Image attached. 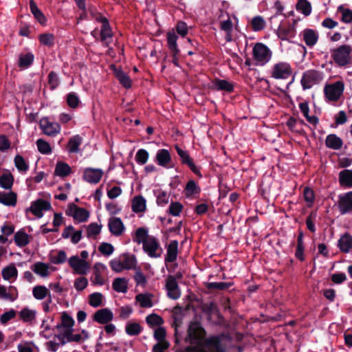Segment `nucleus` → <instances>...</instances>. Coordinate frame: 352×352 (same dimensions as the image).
Listing matches in <instances>:
<instances>
[{"mask_svg": "<svg viewBox=\"0 0 352 352\" xmlns=\"http://www.w3.org/2000/svg\"><path fill=\"white\" fill-rule=\"evenodd\" d=\"M39 41L41 44H54L55 36L50 33L42 34L39 35Z\"/></svg>", "mask_w": 352, "mask_h": 352, "instance_id": "obj_59", "label": "nucleus"}, {"mask_svg": "<svg viewBox=\"0 0 352 352\" xmlns=\"http://www.w3.org/2000/svg\"><path fill=\"white\" fill-rule=\"evenodd\" d=\"M106 269L107 267L101 263H96L94 265V276L91 278L93 284L102 285L104 283V279L102 277V274L105 272Z\"/></svg>", "mask_w": 352, "mask_h": 352, "instance_id": "obj_16", "label": "nucleus"}, {"mask_svg": "<svg viewBox=\"0 0 352 352\" xmlns=\"http://www.w3.org/2000/svg\"><path fill=\"white\" fill-rule=\"evenodd\" d=\"M74 324V319L69 316L66 312L63 313L61 316V323L60 324H58L56 327L58 329H60L62 327L64 328H73Z\"/></svg>", "mask_w": 352, "mask_h": 352, "instance_id": "obj_43", "label": "nucleus"}, {"mask_svg": "<svg viewBox=\"0 0 352 352\" xmlns=\"http://www.w3.org/2000/svg\"><path fill=\"white\" fill-rule=\"evenodd\" d=\"M178 252V242L177 241H172L168 245L167 254L165 258V261L172 263L177 259Z\"/></svg>", "mask_w": 352, "mask_h": 352, "instance_id": "obj_25", "label": "nucleus"}, {"mask_svg": "<svg viewBox=\"0 0 352 352\" xmlns=\"http://www.w3.org/2000/svg\"><path fill=\"white\" fill-rule=\"evenodd\" d=\"M14 241L18 246L23 247L28 244L30 236L23 231H19L14 234Z\"/></svg>", "mask_w": 352, "mask_h": 352, "instance_id": "obj_37", "label": "nucleus"}, {"mask_svg": "<svg viewBox=\"0 0 352 352\" xmlns=\"http://www.w3.org/2000/svg\"><path fill=\"white\" fill-rule=\"evenodd\" d=\"M322 80L321 74L316 70H309L305 72L301 79L304 89H309Z\"/></svg>", "mask_w": 352, "mask_h": 352, "instance_id": "obj_10", "label": "nucleus"}, {"mask_svg": "<svg viewBox=\"0 0 352 352\" xmlns=\"http://www.w3.org/2000/svg\"><path fill=\"white\" fill-rule=\"evenodd\" d=\"M88 285V280L87 278L81 276L77 278L75 281L74 286L78 291H82L87 287Z\"/></svg>", "mask_w": 352, "mask_h": 352, "instance_id": "obj_55", "label": "nucleus"}, {"mask_svg": "<svg viewBox=\"0 0 352 352\" xmlns=\"http://www.w3.org/2000/svg\"><path fill=\"white\" fill-rule=\"evenodd\" d=\"M112 287L118 292L126 293L128 289L127 280L124 278H116L113 282Z\"/></svg>", "mask_w": 352, "mask_h": 352, "instance_id": "obj_35", "label": "nucleus"}, {"mask_svg": "<svg viewBox=\"0 0 352 352\" xmlns=\"http://www.w3.org/2000/svg\"><path fill=\"white\" fill-rule=\"evenodd\" d=\"M148 153L144 149H140L135 155V160L140 164H144L148 159Z\"/></svg>", "mask_w": 352, "mask_h": 352, "instance_id": "obj_51", "label": "nucleus"}, {"mask_svg": "<svg viewBox=\"0 0 352 352\" xmlns=\"http://www.w3.org/2000/svg\"><path fill=\"white\" fill-rule=\"evenodd\" d=\"M141 326L137 322L128 323L126 326V332L131 336H135L141 332Z\"/></svg>", "mask_w": 352, "mask_h": 352, "instance_id": "obj_48", "label": "nucleus"}, {"mask_svg": "<svg viewBox=\"0 0 352 352\" xmlns=\"http://www.w3.org/2000/svg\"><path fill=\"white\" fill-rule=\"evenodd\" d=\"M206 346L208 348L209 352H226L225 347L220 343V340L217 338L210 339L207 341ZM195 352H207L203 350H198Z\"/></svg>", "mask_w": 352, "mask_h": 352, "instance_id": "obj_23", "label": "nucleus"}, {"mask_svg": "<svg viewBox=\"0 0 352 352\" xmlns=\"http://www.w3.org/2000/svg\"><path fill=\"white\" fill-rule=\"evenodd\" d=\"M109 265L114 272H121L124 270L134 268L136 265V259L134 256L125 254L111 260Z\"/></svg>", "mask_w": 352, "mask_h": 352, "instance_id": "obj_3", "label": "nucleus"}, {"mask_svg": "<svg viewBox=\"0 0 352 352\" xmlns=\"http://www.w3.org/2000/svg\"><path fill=\"white\" fill-rule=\"evenodd\" d=\"M338 245L341 251L344 252H349L352 248V236L348 234H344L338 241Z\"/></svg>", "mask_w": 352, "mask_h": 352, "instance_id": "obj_32", "label": "nucleus"}, {"mask_svg": "<svg viewBox=\"0 0 352 352\" xmlns=\"http://www.w3.org/2000/svg\"><path fill=\"white\" fill-rule=\"evenodd\" d=\"M80 102L79 98L75 93H69L67 96V103L73 109L76 108Z\"/></svg>", "mask_w": 352, "mask_h": 352, "instance_id": "obj_53", "label": "nucleus"}, {"mask_svg": "<svg viewBox=\"0 0 352 352\" xmlns=\"http://www.w3.org/2000/svg\"><path fill=\"white\" fill-rule=\"evenodd\" d=\"M251 25L253 30L261 31L265 27V21L261 16H256L252 19Z\"/></svg>", "mask_w": 352, "mask_h": 352, "instance_id": "obj_45", "label": "nucleus"}, {"mask_svg": "<svg viewBox=\"0 0 352 352\" xmlns=\"http://www.w3.org/2000/svg\"><path fill=\"white\" fill-rule=\"evenodd\" d=\"M344 89L342 81H337L333 84L327 85L324 87V94L329 101H337L342 96Z\"/></svg>", "mask_w": 352, "mask_h": 352, "instance_id": "obj_6", "label": "nucleus"}, {"mask_svg": "<svg viewBox=\"0 0 352 352\" xmlns=\"http://www.w3.org/2000/svg\"><path fill=\"white\" fill-rule=\"evenodd\" d=\"M254 58L261 65L270 60L272 52L266 45H254L253 48Z\"/></svg>", "mask_w": 352, "mask_h": 352, "instance_id": "obj_9", "label": "nucleus"}, {"mask_svg": "<svg viewBox=\"0 0 352 352\" xmlns=\"http://www.w3.org/2000/svg\"><path fill=\"white\" fill-rule=\"evenodd\" d=\"M98 250L100 252L101 254L105 256H109L111 255L113 251L114 248L113 246L108 243H102L100 244V245L98 248Z\"/></svg>", "mask_w": 352, "mask_h": 352, "instance_id": "obj_57", "label": "nucleus"}, {"mask_svg": "<svg viewBox=\"0 0 352 352\" xmlns=\"http://www.w3.org/2000/svg\"><path fill=\"white\" fill-rule=\"evenodd\" d=\"M71 168L64 162H58L55 168V174L60 177H65L70 173Z\"/></svg>", "mask_w": 352, "mask_h": 352, "instance_id": "obj_41", "label": "nucleus"}, {"mask_svg": "<svg viewBox=\"0 0 352 352\" xmlns=\"http://www.w3.org/2000/svg\"><path fill=\"white\" fill-rule=\"evenodd\" d=\"M32 294L37 300H43L46 296H50L48 289L43 285L35 286L32 289Z\"/></svg>", "mask_w": 352, "mask_h": 352, "instance_id": "obj_34", "label": "nucleus"}, {"mask_svg": "<svg viewBox=\"0 0 352 352\" xmlns=\"http://www.w3.org/2000/svg\"><path fill=\"white\" fill-rule=\"evenodd\" d=\"M351 48L348 45H342L333 52V57L336 63L344 66L350 63Z\"/></svg>", "mask_w": 352, "mask_h": 352, "instance_id": "obj_7", "label": "nucleus"}, {"mask_svg": "<svg viewBox=\"0 0 352 352\" xmlns=\"http://www.w3.org/2000/svg\"><path fill=\"white\" fill-rule=\"evenodd\" d=\"M166 289L169 298L175 300L180 297L181 292L174 276H169L167 278L166 281Z\"/></svg>", "mask_w": 352, "mask_h": 352, "instance_id": "obj_14", "label": "nucleus"}, {"mask_svg": "<svg viewBox=\"0 0 352 352\" xmlns=\"http://www.w3.org/2000/svg\"><path fill=\"white\" fill-rule=\"evenodd\" d=\"M38 151L43 154H48L52 152V148L48 142L43 139H38L36 142Z\"/></svg>", "mask_w": 352, "mask_h": 352, "instance_id": "obj_49", "label": "nucleus"}, {"mask_svg": "<svg viewBox=\"0 0 352 352\" xmlns=\"http://www.w3.org/2000/svg\"><path fill=\"white\" fill-rule=\"evenodd\" d=\"M146 322L152 327L160 326L163 323V319L158 315L153 314L146 318Z\"/></svg>", "mask_w": 352, "mask_h": 352, "instance_id": "obj_47", "label": "nucleus"}, {"mask_svg": "<svg viewBox=\"0 0 352 352\" xmlns=\"http://www.w3.org/2000/svg\"><path fill=\"white\" fill-rule=\"evenodd\" d=\"M50 208L51 204L50 202L43 199H38L32 204L30 210L34 215L38 217H41L43 216V211L48 210Z\"/></svg>", "mask_w": 352, "mask_h": 352, "instance_id": "obj_19", "label": "nucleus"}, {"mask_svg": "<svg viewBox=\"0 0 352 352\" xmlns=\"http://www.w3.org/2000/svg\"><path fill=\"white\" fill-rule=\"evenodd\" d=\"M19 315L24 322H32L35 319L36 311L28 308H25L20 311Z\"/></svg>", "mask_w": 352, "mask_h": 352, "instance_id": "obj_44", "label": "nucleus"}, {"mask_svg": "<svg viewBox=\"0 0 352 352\" xmlns=\"http://www.w3.org/2000/svg\"><path fill=\"white\" fill-rule=\"evenodd\" d=\"M318 39V32L312 29H305L303 31V41L305 44H316Z\"/></svg>", "mask_w": 352, "mask_h": 352, "instance_id": "obj_29", "label": "nucleus"}, {"mask_svg": "<svg viewBox=\"0 0 352 352\" xmlns=\"http://www.w3.org/2000/svg\"><path fill=\"white\" fill-rule=\"evenodd\" d=\"M185 190L187 195H192L198 193L199 188L193 180H190L188 182Z\"/></svg>", "mask_w": 352, "mask_h": 352, "instance_id": "obj_61", "label": "nucleus"}, {"mask_svg": "<svg viewBox=\"0 0 352 352\" xmlns=\"http://www.w3.org/2000/svg\"><path fill=\"white\" fill-rule=\"evenodd\" d=\"M108 227L111 233L116 236H120L125 228L122 220L118 217L110 218L108 222Z\"/></svg>", "mask_w": 352, "mask_h": 352, "instance_id": "obj_17", "label": "nucleus"}, {"mask_svg": "<svg viewBox=\"0 0 352 352\" xmlns=\"http://www.w3.org/2000/svg\"><path fill=\"white\" fill-rule=\"evenodd\" d=\"M17 270L14 265L8 266L4 268L2 271V275L4 279L9 280L10 278L16 276Z\"/></svg>", "mask_w": 352, "mask_h": 352, "instance_id": "obj_52", "label": "nucleus"}, {"mask_svg": "<svg viewBox=\"0 0 352 352\" xmlns=\"http://www.w3.org/2000/svg\"><path fill=\"white\" fill-rule=\"evenodd\" d=\"M68 263L73 270L74 273L80 275L87 274L91 267L89 262L86 260L80 259L77 255L70 257L68 260Z\"/></svg>", "mask_w": 352, "mask_h": 352, "instance_id": "obj_5", "label": "nucleus"}, {"mask_svg": "<svg viewBox=\"0 0 352 352\" xmlns=\"http://www.w3.org/2000/svg\"><path fill=\"white\" fill-rule=\"evenodd\" d=\"M338 207L342 214L352 211V191L339 196Z\"/></svg>", "mask_w": 352, "mask_h": 352, "instance_id": "obj_12", "label": "nucleus"}, {"mask_svg": "<svg viewBox=\"0 0 352 352\" xmlns=\"http://www.w3.org/2000/svg\"><path fill=\"white\" fill-rule=\"evenodd\" d=\"M292 69L287 63H278L274 65L272 77L276 79H286L290 76Z\"/></svg>", "mask_w": 352, "mask_h": 352, "instance_id": "obj_11", "label": "nucleus"}, {"mask_svg": "<svg viewBox=\"0 0 352 352\" xmlns=\"http://www.w3.org/2000/svg\"><path fill=\"white\" fill-rule=\"evenodd\" d=\"M69 216H72L78 222L85 221L89 217V212L83 208H78L74 204H71L66 212Z\"/></svg>", "mask_w": 352, "mask_h": 352, "instance_id": "obj_13", "label": "nucleus"}, {"mask_svg": "<svg viewBox=\"0 0 352 352\" xmlns=\"http://www.w3.org/2000/svg\"><path fill=\"white\" fill-rule=\"evenodd\" d=\"M296 9L307 16L311 12V5L307 0H298L296 5Z\"/></svg>", "mask_w": 352, "mask_h": 352, "instance_id": "obj_33", "label": "nucleus"}, {"mask_svg": "<svg viewBox=\"0 0 352 352\" xmlns=\"http://www.w3.org/2000/svg\"><path fill=\"white\" fill-rule=\"evenodd\" d=\"M183 208V206L179 202H173L171 203L169 207V213L175 217L179 216Z\"/></svg>", "mask_w": 352, "mask_h": 352, "instance_id": "obj_62", "label": "nucleus"}, {"mask_svg": "<svg viewBox=\"0 0 352 352\" xmlns=\"http://www.w3.org/2000/svg\"><path fill=\"white\" fill-rule=\"evenodd\" d=\"M166 330L164 329V328L163 327H157L155 330V332H154V338L159 342H167L166 340H165V338H166Z\"/></svg>", "mask_w": 352, "mask_h": 352, "instance_id": "obj_63", "label": "nucleus"}, {"mask_svg": "<svg viewBox=\"0 0 352 352\" xmlns=\"http://www.w3.org/2000/svg\"><path fill=\"white\" fill-rule=\"evenodd\" d=\"M113 319V313L109 309L104 308L97 311L94 320L100 324H107Z\"/></svg>", "mask_w": 352, "mask_h": 352, "instance_id": "obj_20", "label": "nucleus"}, {"mask_svg": "<svg viewBox=\"0 0 352 352\" xmlns=\"http://www.w3.org/2000/svg\"><path fill=\"white\" fill-rule=\"evenodd\" d=\"M339 182L342 186L352 187V170L345 169L340 172Z\"/></svg>", "mask_w": 352, "mask_h": 352, "instance_id": "obj_27", "label": "nucleus"}, {"mask_svg": "<svg viewBox=\"0 0 352 352\" xmlns=\"http://www.w3.org/2000/svg\"><path fill=\"white\" fill-rule=\"evenodd\" d=\"M14 164L18 170L22 173H25L29 168V165L28 162L22 156L19 155L15 156Z\"/></svg>", "mask_w": 352, "mask_h": 352, "instance_id": "obj_42", "label": "nucleus"}, {"mask_svg": "<svg viewBox=\"0 0 352 352\" xmlns=\"http://www.w3.org/2000/svg\"><path fill=\"white\" fill-rule=\"evenodd\" d=\"M231 285L230 283H224V282H213L209 283L208 284V288L211 289H217V290H225L228 289Z\"/></svg>", "mask_w": 352, "mask_h": 352, "instance_id": "obj_58", "label": "nucleus"}, {"mask_svg": "<svg viewBox=\"0 0 352 352\" xmlns=\"http://www.w3.org/2000/svg\"><path fill=\"white\" fill-rule=\"evenodd\" d=\"M215 87L219 90H225L227 91H231L233 89L232 84L223 80H217L215 82Z\"/></svg>", "mask_w": 352, "mask_h": 352, "instance_id": "obj_60", "label": "nucleus"}, {"mask_svg": "<svg viewBox=\"0 0 352 352\" xmlns=\"http://www.w3.org/2000/svg\"><path fill=\"white\" fill-rule=\"evenodd\" d=\"M188 33L187 24L184 21H178L175 28L168 31L166 34L167 44H177L178 35L184 38Z\"/></svg>", "mask_w": 352, "mask_h": 352, "instance_id": "obj_4", "label": "nucleus"}, {"mask_svg": "<svg viewBox=\"0 0 352 352\" xmlns=\"http://www.w3.org/2000/svg\"><path fill=\"white\" fill-rule=\"evenodd\" d=\"M175 148L177 152V154L182 159V162L184 164H187L193 173H195L197 175H199V171L196 167V166L194 164L192 159L190 158L188 153L180 148L178 146H176Z\"/></svg>", "mask_w": 352, "mask_h": 352, "instance_id": "obj_21", "label": "nucleus"}, {"mask_svg": "<svg viewBox=\"0 0 352 352\" xmlns=\"http://www.w3.org/2000/svg\"><path fill=\"white\" fill-rule=\"evenodd\" d=\"M48 265L43 263H36L34 265L32 270L38 275L46 277L49 275Z\"/></svg>", "mask_w": 352, "mask_h": 352, "instance_id": "obj_39", "label": "nucleus"}, {"mask_svg": "<svg viewBox=\"0 0 352 352\" xmlns=\"http://www.w3.org/2000/svg\"><path fill=\"white\" fill-rule=\"evenodd\" d=\"M156 161L158 165L165 168H171L173 166L170 155L166 149H160L157 151L156 154Z\"/></svg>", "mask_w": 352, "mask_h": 352, "instance_id": "obj_18", "label": "nucleus"}, {"mask_svg": "<svg viewBox=\"0 0 352 352\" xmlns=\"http://www.w3.org/2000/svg\"><path fill=\"white\" fill-rule=\"evenodd\" d=\"M48 82L51 87V89H54L55 88H56L58 87V85L59 84V80H58L57 74L55 72H51L49 74Z\"/></svg>", "mask_w": 352, "mask_h": 352, "instance_id": "obj_64", "label": "nucleus"}, {"mask_svg": "<svg viewBox=\"0 0 352 352\" xmlns=\"http://www.w3.org/2000/svg\"><path fill=\"white\" fill-rule=\"evenodd\" d=\"M342 14V21L350 23H352V10L350 9H344L342 6H340L338 8Z\"/></svg>", "mask_w": 352, "mask_h": 352, "instance_id": "obj_56", "label": "nucleus"}, {"mask_svg": "<svg viewBox=\"0 0 352 352\" xmlns=\"http://www.w3.org/2000/svg\"><path fill=\"white\" fill-rule=\"evenodd\" d=\"M132 210L135 212H144L146 210V199L142 196L135 197L132 200Z\"/></svg>", "mask_w": 352, "mask_h": 352, "instance_id": "obj_31", "label": "nucleus"}, {"mask_svg": "<svg viewBox=\"0 0 352 352\" xmlns=\"http://www.w3.org/2000/svg\"><path fill=\"white\" fill-rule=\"evenodd\" d=\"M103 175L102 170L100 168H87L84 170L83 178L90 184H97Z\"/></svg>", "mask_w": 352, "mask_h": 352, "instance_id": "obj_15", "label": "nucleus"}, {"mask_svg": "<svg viewBox=\"0 0 352 352\" xmlns=\"http://www.w3.org/2000/svg\"><path fill=\"white\" fill-rule=\"evenodd\" d=\"M102 295L99 292H96L89 296V304L92 307H97L102 305Z\"/></svg>", "mask_w": 352, "mask_h": 352, "instance_id": "obj_50", "label": "nucleus"}, {"mask_svg": "<svg viewBox=\"0 0 352 352\" xmlns=\"http://www.w3.org/2000/svg\"><path fill=\"white\" fill-rule=\"evenodd\" d=\"M0 203L6 206H14L16 204V194L13 192H0Z\"/></svg>", "mask_w": 352, "mask_h": 352, "instance_id": "obj_26", "label": "nucleus"}, {"mask_svg": "<svg viewBox=\"0 0 352 352\" xmlns=\"http://www.w3.org/2000/svg\"><path fill=\"white\" fill-rule=\"evenodd\" d=\"M101 231V226L97 223L90 224L87 229V235L88 237H96Z\"/></svg>", "mask_w": 352, "mask_h": 352, "instance_id": "obj_54", "label": "nucleus"}, {"mask_svg": "<svg viewBox=\"0 0 352 352\" xmlns=\"http://www.w3.org/2000/svg\"><path fill=\"white\" fill-rule=\"evenodd\" d=\"M82 142V138L79 135H75L70 138L68 143V149L70 153H77Z\"/></svg>", "mask_w": 352, "mask_h": 352, "instance_id": "obj_40", "label": "nucleus"}, {"mask_svg": "<svg viewBox=\"0 0 352 352\" xmlns=\"http://www.w3.org/2000/svg\"><path fill=\"white\" fill-rule=\"evenodd\" d=\"M133 241L138 244L142 243L144 251L152 258H158L162 255V248L157 239L148 234V230L144 228L137 229Z\"/></svg>", "mask_w": 352, "mask_h": 352, "instance_id": "obj_2", "label": "nucleus"}, {"mask_svg": "<svg viewBox=\"0 0 352 352\" xmlns=\"http://www.w3.org/2000/svg\"><path fill=\"white\" fill-rule=\"evenodd\" d=\"M111 68L113 71L115 76L120 81V82L126 88L131 87V80L129 76L126 74L122 69L116 68L113 65L111 66Z\"/></svg>", "mask_w": 352, "mask_h": 352, "instance_id": "obj_22", "label": "nucleus"}, {"mask_svg": "<svg viewBox=\"0 0 352 352\" xmlns=\"http://www.w3.org/2000/svg\"><path fill=\"white\" fill-rule=\"evenodd\" d=\"M34 60V55L31 53L21 54L19 56V66L23 69L28 68Z\"/></svg>", "mask_w": 352, "mask_h": 352, "instance_id": "obj_38", "label": "nucleus"}, {"mask_svg": "<svg viewBox=\"0 0 352 352\" xmlns=\"http://www.w3.org/2000/svg\"><path fill=\"white\" fill-rule=\"evenodd\" d=\"M152 295L148 293L139 294L135 296V300L140 303V307L149 308L153 306Z\"/></svg>", "mask_w": 352, "mask_h": 352, "instance_id": "obj_30", "label": "nucleus"}, {"mask_svg": "<svg viewBox=\"0 0 352 352\" xmlns=\"http://www.w3.org/2000/svg\"><path fill=\"white\" fill-rule=\"evenodd\" d=\"M294 26L289 25L287 28H285L283 26H280L278 30V36L282 40H288L289 38L294 35Z\"/></svg>", "mask_w": 352, "mask_h": 352, "instance_id": "obj_36", "label": "nucleus"}, {"mask_svg": "<svg viewBox=\"0 0 352 352\" xmlns=\"http://www.w3.org/2000/svg\"><path fill=\"white\" fill-rule=\"evenodd\" d=\"M205 331L198 322H192L188 328V338L192 344H195V346H188L186 349L187 352H195L198 350H203L209 352L208 348L206 346L207 341L210 339L217 338L220 340V343L225 347L222 342L223 338V336H213L204 340Z\"/></svg>", "mask_w": 352, "mask_h": 352, "instance_id": "obj_1", "label": "nucleus"}, {"mask_svg": "<svg viewBox=\"0 0 352 352\" xmlns=\"http://www.w3.org/2000/svg\"><path fill=\"white\" fill-rule=\"evenodd\" d=\"M325 143L327 147L338 150L342 146V140L335 134H330L327 135Z\"/></svg>", "mask_w": 352, "mask_h": 352, "instance_id": "obj_28", "label": "nucleus"}, {"mask_svg": "<svg viewBox=\"0 0 352 352\" xmlns=\"http://www.w3.org/2000/svg\"><path fill=\"white\" fill-rule=\"evenodd\" d=\"M13 184V177L11 174H3L0 177V186L5 189L11 188Z\"/></svg>", "mask_w": 352, "mask_h": 352, "instance_id": "obj_46", "label": "nucleus"}, {"mask_svg": "<svg viewBox=\"0 0 352 352\" xmlns=\"http://www.w3.org/2000/svg\"><path fill=\"white\" fill-rule=\"evenodd\" d=\"M30 8L32 14L34 18L38 21L42 25H45L47 19L43 12L38 9L35 1L34 0L30 1Z\"/></svg>", "mask_w": 352, "mask_h": 352, "instance_id": "obj_24", "label": "nucleus"}, {"mask_svg": "<svg viewBox=\"0 0 352 352\" xmlns=\"http://www.w3.org/2000/svg\"><path fill=\"white\" fill-rule=\"evenodd\" d=\"M39 126L43 133L49 136H55L60 131L59 124L50 121L46 117L41 119Z\"/></svg>", "mask_w": 352, "mask_h": 352, "instance_id": "obj_8", "label": "nucleus"}]
</instances>
